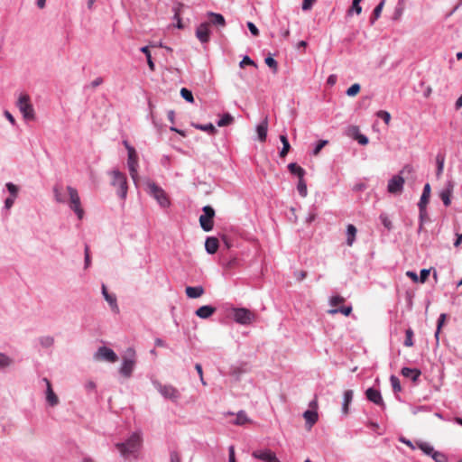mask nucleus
Wrapping results in <instances>:
<instances>
[{
  "label": "nucleus",
  "instance_id": "obj_44",
  "mask_svg": "<svg viewBox=\"0 0 462 462\" xmlns=\"http://www.w3.org/2000/svg\"><path fill=\"white\" fill-rule=\"evenodd\" d=\"M361 87L359 84L355 83L346 90V95L348 97H355L360 92Z\"/></svg>",
  "mask_w": 462,
  "mask_h": 462
},
{
  "label": "nucleus",
  "instance_id": "obj_19",
  "mask_svg": "<svg viewBox=\"0 0 462 462\" xmlns=\"http://www.w3.org/2000/svg\"><path fill=\"white\" fill-rule=\"evenodd\" d=\"M453 187V184L451 182H448L447 187L444 189H442L439 194L440 199L446 207L449 206L451 203L450 198L452 196Z\"/></svg>",
  "mask_w": 462,
  "mask_h": 462
},
{
  "label": "nucleus",
  "instance_id": "obj_62",
  "mask_svg": "<svg viewBox=\"0 0 462 462\" xmlns=\"http://www.w3.org/2000/svg\"><path fill=\"white\" fill-rule=\"evenodd\" d=\"M438 162V169H437V176L439 177L442 174L443 168H444V160L437 158Z\"/></svg>",
  "mask_w": 462,
  "mask_h": 462
},
{
  "label": "nucleus",
  "instance_id": "obj_28",
  "mask_svg": "<svg viewBox=\"0 0 462 462\" xmlns=\"http://www.w3.org/2000/svg\"><path fill=\"white\" fill-rule=\"evenodd\" d=\"M183 7H184V5H183V4H180V3H178V4L173 7L174 19L177 21V24H176V26H177L179 29H182V28H183V24H182L181 18H180V13H181V11H182Z\"/></svg>",
  "mask_w": 462,
  "mask_h": 462
},
{
  "label": "nucleus",
  "instance_id": "obj_45",
  "mask_svg": "<svg viewBox=\"0 0 462 462\" xmlns=\"http://www.w3.org/2000/svg\"><path fill=\"white\" fill-rule=\"evenodd\" d=\"M13 360L6 355L0 353V367L5 368L12 365Z\"/></svg>",
  "mask_w": 462,
  "mask_h": 462
},
{
  "label": "nucleus",
  "instance_id": "obj_36",
  "mask_svg": "<svg viewBox=\"0 0 462 462\" xmlns=\"http://www.w3.org/2000/svg\"><path fill=\"white\" fill-rule=\"evenodd\" d=\"M338 312L342 313L345 316H349L352 312V307L347 306V307H342L339 309H332V310H328V313L330 315H335Z\"/></svg>",
  "mask_w": 462,
  "mask_h": 462
},
{
  "label": "nucleus",
  "instance_id": "obj_4",
  "mask_svg": "<svg viewBox=\"0 0 462 462\" xmlns=\"http://www.w3.org/2000/svg\"><path fill=\"white\" fill-rule=\"evenodd\" d=\"M135 363V351L133 348H128L123 356V364L119 370L120 374L125 378L131 377Z\"/></svg>",
  "mask_w": 462,
  "mask_h": 462
},
{
  "label": "nucleus",
  "instance_id": "obj_25",
  "mask_svg": "<svg viewBox=\"0 0 462 462\" xmlns=\"http://www.w3.org/2000/svg\"><path fill=\"white\" fill-rule=\"evenodd\" d=\"M420 371L418 369H412L409 367H403L402 369V374L404 377L411 378L413 382H416L420 375Z\"/></svg>",
  "mask_w": 462,
  "mask_h": 462
},
{
  "label": "nucleus",
  "instance_id": "obj_59",
  "mask_svg": "<svg viewBox=\"0 0 462 462\" xmlns=\"http://www.w3.org/2000/svg\"><path fill=\"white\" fill-rule=\"evenodd\" d=\"M429 275H430V270L422 269L420 271L419 281L421 283H424L428 280Z\"/></svg>",
  "mask_w": 462,
  "mask_h": 462
},
{
  "label": "nucleus",
  "instance_id": "obj_31",
  "mask_svg": "<svg viewBox=\"0 0 462 462\" xmlns=\"http://www.w3.org/2000/svg\"><path fill=\"white\" fill-rule=\"evenodd\" d=\"M384 4H385V0H381V2L374 9L373 14L370 18L371 24H374V22L380 17L383 8L384 6Z\"/></svg>",
  "mask_w": 462,
  "mask_h": 462
},
{
  "label": "nucleus",
  "instance_id": "obj_24",
  "mask_svg": "<svg viewBox=\"0 0 462 462\" xmlns=\"http://www.w3.org/2000/svg\"><path fill=\"white\" fill-rule=\"evenodd\" d=\"M354 393L352 390H347L344 393V402L342 405V412L345 415L348 414L349 411V404L353 400Z\"/></svg>",
  "mask_w": 462,
  "mask_h": 462
},
{
  "label": "nucleus",
  "instance_id": "obj_41",
  "mask_svg": "<svg viewBox=\"0 0 462 462\" xmlns=\"http://www.w3.org/2000/svg\"><path fill=\"white\" fill-rule=\"evenodd\" d=\"M390 381L394 393H399L402 391L401 383L398 377L392 375L390 377Z\"/></svg>",
  "mask_w": 462,
  "mask_h": 462
},
{
  "label": "nucleus",
  "instance_id": "obj_13",
  "mask_svg": "<svg viewBox=\"0 0 462 462\" xmlns=\"http://www.w3.org/2000/svg\"><path fill=\"white\" fill-rule=\"evenodd\" d=\"M252 456L263 462H280L275 453L270 449L255 450L252 453Z\"/></svg>",
  "mask_w": 462,
  "mask_h": 462
},
{
  "label": "nucleus",
  "instance_id": "obj_3",
  "mask_svg": "<svg viewBox=\"0 0 462 462\" xmlns=\"http://www.w3.org/2000/svg\"><path fill=\"white\" fill-rule=\"evenodd\" d=\"M66 189L69 195V206L70 209L75 212L78 218L81 220L84 217L85 212L81 206L79 192L74 187L71 186H67Z\"/></svg>",
  "mask_w": 462,
  "mask_h": 462
},
{
  "label": "nucleus",
  "instance_id": "obj_9",
  "mask_svg": "<svg viewBox=\"0 0 462 462\" xmlns=\"http://www.w3.org/2000/svg\"><path fill=\"white\" fill-rule=\"evenodd\" d=\"M235 320L242 325L251 324L255 319V315L247 309H236L234 314Z\"/></svg>",
  "mask_w": 462,
  "mask_h": 462
},
{
  "label": "nucleus",
  "instance_id": "obj_49",
  "mask_svg": "<svg viewBox=\"0 0 462 462\" xmlns=\"http://www.w3.org/2000/svg\"><path fill=\"white\" fill-rule=\"evenodd\" d=\"M376 116L383 119V122L386 124V125H389L390 124V121H391V115L389 112L387 111H384V110H380L376 113Z\"/></svg>",
  "mask_w": 462,
  "mask_h": 462
},
{
  "label": "nucleus",
  "instance_id": "obj_63",
  "mask_svg": "<svg viewBox=\"0 0 462 462\" xmlns=\"http://www.w3.org/2000/svg\"><path fill=\"white\" fill-rule=\"evenodd\" d=\"M195 369L197 370L199 375V378H200V381L202 383V384L206 385V382L204 381V378H203V371H202V366L200 364H196L195 365Z\"/></svg>",
  "mask_w": 462,
  "mask_h": 462
},
{
  "label": "nucleus",
  "instance_id": "obj_15",
  "mask_svg": "<svg viewBox=\"0 0 462 462\" xmlns=\"http://www.w3.org/2000/svg\"><path fill=\"white\" fill-rule=\"evenodd\" d=\"M196 36L202 43L208 42L210 36L209 23H200L196 30Z\"/></svg>",
  "mask_w": 462,
  "mask_h": 462
},
{
  "label": "nucleus",
  "instance_id": "obj_30",
  "mask_svg": "<svg viewBox=\"0 0 462 462\" xmlns=\"http://www.w3.org/2000/svg\"><path fill=\"white\" fill-rule=\"evenodd\" d=\"M208 16L210 17V23L212 24L219 26L226 25V21L222 14L210 12L208 13Z\"/></svg>",
  "mask_w": 462,
  "mask_h": 462
},
{
  "label": "nucleus",
  "instance_id": "obj_40",
  "mask_svg": "<svg viewBox=\"0 0 462 462\" xmlns=\"http://www.w3.org/2000/svg\"><path fill=\"white\" fill-rule=\"evenodd\" d=\"M264 62L269 68L273 69V73H276L278 71V63L273 57H266L264 59Z\"/></svg>",
  "mask_w": 462,
  "mask_h": 462
},
{
  "label": "nucleus",
  "instance_id": "obj_12",
  "mask_svg": "<svg viewBox=\"0 0 462 462\" xmlns=\"http://www.w3.org/2000/svg\"><path fill=\"white\" fill-rule=\"evenodd\" d=\"M127 164L132 179L136 181L138 178V157L134 149H129Z\"/></svg>",
  "mask_w": 462,
  "mask_h": 462
},
{
  "label": "nucleus",
  "instance_id": "obj_16",
  "mask_svg": "<svg viewBox=\"0 0 462 462\" xmlns=\"http://www.w3.org/2000/svg\"><path fill=\"white\" fill-rule=\"evenodd\" d=\"M43 382L46 383V401L51 406H56L59 403V398L54 393L51 382L47 378H43Z\"/></svg>",
  "mask_w": 462,
  "mask_h": 462
},
{
  "label": "nucleus",
  "instance_id": "obj_22",
  "mask_svg": "<svg viewBox=\"0 0 462 462\" xmlns=\"http://www.w3.org/2000/svg\"><path fill=\"white\" fill-rule=\"evenodd\" d=\"M185 291H186L187 296L190 299L199 298L205 292L204 288L202 286H196V287L188 286V287H186Z\"/></svg>",
  "mask_w": 462,
  "mask_h": 462
},
{
  "label": "nucleus",
  "instance_id": "obj_1",
  "mask_svg": "<svg viewBox=\"0 0 462 462\" xmlns=\"http://www.w3.org/2000/svg\"><path fill=\"white\" fill-rule=\"evenodd\" d=\"M414 175V168L411 164H406L400 171L399 174L394 175L389 180L387 190L391 194H401L403 189L405 178H412Z\"/></svg>",
  "mask_w": 462,
  "mask_h": 462
},
{
  "label": "nucleus",
  "instance_id": "obj_26",
  "mask_svg": "<svg viewBox=\"0 0 462 462\" xmlns=\"http://www.w3.org/2000/svg\"><path fill=\"white\" fill-rule=\"evenodd\" d=\"M303 417L306 420L309 429H310L318 420V412L316 411H306L303 413Z\"/></svg>",
  "mask_w": 462,
  "mask_h": 462
},
{
  "label": "nucleus",
  "instance_id": "obj_57",
  "mask_svg": "<svg viewBox=\"0 0 462 462\" xmlns=\"http://www.w3.org/2000/svg\"><path fill=\"white\" fill-rule=\"evenodd\" d=\"M328 143V141H325V140H321L318 143L317 146L315 147L314 151H313V154L316 156L318 155L320 151L322 150V148L327 145Z\"/></svg>",
  "mask_w": 462,
  "mask_h": 462
},
{
  "label": "nucleus",
  "instance_id": "obj_23",
  "mask_svg": "<svg viewBox=\"0 0 462 462\" xmlns=\"http://www.w3.org/2000/svg\"><path fill=\"white\" fill-rule=\"evenodd\" d=\"M430 197V185L429 183L425 184L423 188V191L418 204L419 208H427Z\"/></svg>",
  "mask_w": 462,
  "mask_h": 462
},
{
  "label": "nucleus",
  "instance_id": "obj_60",
  "mask_svg": "<svg viewBox=\"0 0 462 462\" xmlns=\"http://www.w3.org/2000/svg\"><path fill=\"white\" fill-rule=\"evenodd\" d=\"M315 2H316V0H303L302 1V10L303 11L310 10Z\"/></svg>",
  "mask_w": 462,
  "mask_h": 462
},
{
  "label": "nucleus",
  "instance_id": "obj_39",
  "mask_svg": "<svg viewBox=\"0 0 462 462\" xmlns=\"http://www.w3.org/2000/svg\"><path fill=\"white\" fill-rule=\"evenodd\" d=\"M418 447L420 450H422L426 455H430L432 457V454L435 452L432 446L428 443L420 442L418 444Z\"/></svg>",
  "mask_w": 462,
  "mask_h": 462
},
{
  "label": "nucleus",
  "instance_id": "obj_21",
  "mask_svg": "<svg viewBox=\"0 0 462 462\" xmlns=\"http://www.w3.org/2000/svg\"><path fill=\"white\" fill-rule=\"evenodd\" d=\"M216 312V308L208 305L199 307L196 310V315L200 319H208Z\"/></svg>",
  "mask_w": 462,
  "mask_h": 462
},
{
  "label": "nucleus",
  "instance_id": "obj_37",
  "mask_svg": "<svg viewBox=\"0 0 462 462\" xmlns=\"http://www.w3.org/2000/svg\"><path fill=\"white\" fill-rule=\"evenodd\" d=\"M141 51L143 53L145 54L146 56V59H147V63H148V66H149V69L152 70V71H154L155 70V65L152 60V56H151V52L149 51V48L147 46H144V47H142L141 48Z\"/></svg>",
  "mask_w": 462,
  "mask_h": 462
},
{
  "label": "nucleus",
  "instance_id": "obj_54",
  "mask_svg": "<svg viewBox=\"0 0 462 462\" xmlns=\"http://www.w3.org/2000/svg\"><path fill=\"white\" fill-rule=\"evenodd\" d=\"M352 12H356V14H360L362 12V7L360 5V3L356 2L353 0L352 6L348 10V14H350Z\"/></svg>",
  "mask_w": 462,
  "mask_h": 462
},
{
  "label": "nucleus",
  "instance_id": "obj_7",
  "mask_svg": "<svg viewBox=\"0 0 462 462\" xmlns=\"http://www.w3.org/2000/svg\"><path fill=\"white\" fill-rule=\"evenodd\" d=\"M17 106L20 112L23 114L24 119L33 120L35 117L34 109L31 104L30 97L27 94L20 96L17 101Z\"/></svg>",
  "mask_w": 462,
  "mask_h": 462
},
{
  "label": "nucleus",
  "instance_id": "obj_43",
  "mask_svg": "<svg viewBox=\"0 0 462 462\" xmlns=\"http://www.w3.org/2000/svg\"><path fill=\"white\" fill-rule=\"evenodd\" d=\"M446 314L442 313L439 318V320H438V326H437V331L435 333V337H436V340L439 341V333H440V329L442 328V326L444 325L445 323V320H446Z\"/></svg>",
  "mask_w": 462,
  "mask_h": 462
},
{
  "label": "nucleus",
  "instance_id": "obj_52",
  "mask_svg": "<svg viewBox=\"0 0 462 462\" xmlns=\"http://www.w3.org/2000/svg\"><path fill=\"white\" fill-rule=\"evenodd\" d=\"M436 462H448V457L445 454L435 451L431 457Z\"/></svg>",
  "mask_w": 462,
  "mask_h": 462
},
{
  "label": "nucleus",
  "instance_id": "obj_61",
  "mask_svg": "<svg viewBox=\"0 0 462 462\" xmlns=\"http://www.w3.org/2000/svg\"><path fill=\"white\" fill-rule=\"evenodd\" d=\"M247 27L249 29V31L251 32V33L254 35V36H258L259 35V30L257 29V27L254 25V23H253L252 22H248L247 23Z\"/></svg>",
  "mask_w": 462,
  "mask_h": 462
},
{
  "label": "nucleus",
  "instance_id": "obj_29",
  "mask_svg": "<svg viewBox=\"0 0 462 462\" xmlns=\"http://www.w3.org/2000/svg\"><path fill=\"white\" fill-rule=\"evenodd\" d=\"M288 169L291 174H295L301 179L305 175V170L295 162H291L288 165Z\"/></svg>",
  "mask_w": 462,
  "mask_h": 462
},
{
  "label": "nucleus",
  "instance_id": "obj_55",
  "mask_svg": "<svg viewBox=\"0 0 462 462\" xmlns=\"http://www.w3.org/2000/svg\"><path fill=\"white\" fill-rule=\"evenodd\" d=\"M380 220H381L382 224L384 226V227H386L387 229L392 228V222L385 214L380 215Z\"/></svg>",
  "mask_w": 462,
  "mask_h": 462
},
{
  "label": "nucleus",
  "instance_id": "obj_5",
  "mask_svg": "<svg viewBox=\"0 0 462 462\" xmlns=\"http://www.w3.org/2000/svg\"><path fill=\"white\" fill-rule=\"evenodd\" d=\"M110 175L112 176L111 184L115 188L118 189V190H117L118 196L123 199H125V197L127 195V189H128L126 176L123 172H121L117 170L112 171Z\"/></svg>",
  "mask_w": 462,
  "mask_h": 462
},
{
  "label": "nucleus",
  "instance_id": "obj_2",
  "mask_svg": "<svg viewBox=\"0 0 462 462\" xmlns=\"http://www.w3.org/2000/svg\"><path fill=\"white\" fill-rule=\"evenodd\" d=\"M142 437L139 433H133L130 438L123 443H117L116 448L124 457L134 454L142 446Z\"/></svg>",
  "mask_w": 462,
  "mask_h": 462
},
{
  "label": "nucleus",
  "instance_id": "obj_51",
  "mask_svg": "<svg viewBox=\"0 0 462 462\" xmlns=\"http://www.w3.org/2000/svg\"><path fill=\"white\" fill-rule=\"evenodd\" d=\"M246 65L254 67L257 66L256 63L249 56H245L239 63L241 69H244Z\"/></svg>",
  "mask_w": 462,
  "mask_h": 462
},
{
  "label": "nucleus",
  "instance_id": "obj_8",
  "mask_svg": "<svg viewBox=\"0 0 462 462\" xmlns=\"http://www.w3.org/2000/svg\"><path fill=\"white\" fill-rule=\"evenodd\" d=\"M215 210L210 206L203 208V214L199 217V224L201 228L206 231H211L214 226Z\"/></svg>",
  "mask_w": 462,
  "mask_h": 462
},
{
  "label": "nucleus",
  "instance_id": "obj_53",
  "mask_svg": "<svg viewBox=\"0 0 462 462\" xmlns=\"http://www.w3.org/2000/svg\"><path fill=\"white\" fill-rule=\"evenodd\" d=\"M54 343V338L52 337L47 336L41 338V344L44 347H50Z\"/></svg>",
  "mask_w": 462,
  "mask_h": 462
},
{
  "label": "nucleus",
  "instance_id": "obj_56",
  "mask_svg": "<svg viewBox=\"0 0 462 462\" xmlns=\"http://www.w3.org/2000/svg\"><path fill=\"white\" fill-rule=\"evenodd\" d=\"M6 188L8 189V191L11 193V195L14 198H16L17 193H18V188L14 184H13L11 182L6 184Z\"/></svg>",
  "mask_w": 462,
  "mask_h": 462
},
{
  "label": "nucleus",
  "instance_id": "obj_34",
  "mask_svg": "<svg viewBox=\"0 0 462 462\" xmlns=\"http://www.w3.org/2000/svg\"><path fill=\"white\" fill-rule=\"evenodd\" d=\"M350 130L355 134V139L357 140L360 144L365 145L368 143V138L365 135L359 134L357 126H353Z\"/></svg>",
  "mask_w": 462,
  "mask_h": 462
},
{
  "label": "nucleus",
  "instance_id": "obj_20",
  "mask_svg": "<svg viewBox=\"0 0 462 462\" xmlns=\"http://www.w3.org/2000/svg\"><path fill=\"white\" fill-rule=\"evenodd\" d=\"M268 131V119L265 117L256 127L258 138L261 142H265Z\"/></svg>",
  "mask_w": 462,
  "mask_h": 462
},
{
  "label": "nucleus",
  "instance_id": "obj_32",
  "mask_svg": "<svg viewBox=\"0 0 462 462\" xmlns=\"http://www.w3.org/2000/svg\"><path fill=\"white\" fill-rule=\"evenodd\" d=\"M280 140L282 143V149L280 152V157L284 158L288 154V152L291 149V145H290L288 138L285 134L280 135Z\"/></svg>",
  "mask_w": 462,
  "mask_h": 462
},
{
  "label": "nucleus",
  "instance_id": "obj_48",
  "mask_svg": "<svg viewBox=\"0 0 462 462\" xmlns=\"http://www.w3.org/2000/svg\"><path fill=\"white\" fill-rule=\"evenodd\" d=\"M180 95L188 102L192 103L194 101L193 95H192L191 91L185 88H182L180 89Z\"/></svg>",
  "mask_w": 462,
  "mask_h": 462
},
{
  "label": "nucleus",
  "instance_id": "obj_33",
  "mask_svg": "<svg viewBox=\"0 0 462 462\" xmlns=\"http://www.w3.org/2000/svg\"><path fill=\"white\" fill-rule=\"evenodd\" d=\"M191 125L193 127H195L196 129H199V130H201L204 132H208L210 134H215L217 133L216 127L211 123L208 124V125H200V124L193 123Z\"/></svg>",
  "mask_w": 462,
  "mask_h": 462
},
{
  "label": "nucleus",
  "instance_id": "obj_18",
  "mask_svg": "<svg viewBox=\"0 0 462 462\" xmlns=\"http://www.w3.org/2000/svg\"><path fill=\"white\" fill-rule=\"evenodd\" d=\"M218 247H219V241L217 237L209 236L206 239L205 249L208 254H215L217 251Z\"/></svg>",
  "mask_w": 462,
  "mask_h": 462
},
{
  "label": "nucleus",
  "instance_id": "obj_10",
  "mask_svg": "<svg viewBox=\"0 0 462 462\" xmlns=\"http://www.w3.org/2000/svg\"><path fill=\"white\" fill-rule=\"evenodd\" d=\"M94 358L97 361H107L116 363L118 360L117 355L106 346H100L94 355Z\"/></svg>",
  "mask_w": 462,
  "mask_h": 462
},
{
  "label": "nucleus",
  "instance_id": "obj_27",
  "mask_svg": "<svg viewBox=\"0 0 462 462\" xmlns=\"http://www.w3.org/2000/svg\"><path fill=\"white\" fill-rule=\"evenodd\" d=\"M356 228L354 225L349 224L346 227V244L348 246H351L355 241L356 236Z\"/></svg>",
  "mask_w": 462,
  "mask_h": 462
},
{
  "label": "nucleus",
  "instance_id": "obj_46",
  "mask_svg": "<svg viewBox=\"0 0 462 462\" xmlns=\"http://www.w3.org/2000/svg\"><path fill=\"white\" fill-rule=\"evenodd\" d=\"M53 194H54V199L57 202L59 203H64L65 202V199L62 196V193H61V189L59 187V186H55L53 188Z\"/></svg>",
  "mask_w": 462,
  "mask_h": 462
},
{
  "label": "nucleus",
  "instance_id": "obj_38",
  "mask_svg": "<svg viewBox=\"0 0 462 462\" xmlns=\"http://www.w3.org/2000/svg\"><path fill=\"white\" fill-rule=\"evenodd\" d=\"M249 421H250V420L246 416L245 412L241 411L236 414V420L234 421V423L236 425H245V423H247Z\"/></svg>",
  "mask_w": 462,
  "mask_h": 462
},
{
  "label": "nucleus",
  "instance_id": "obj_47",
  "mask_svg": "<svg viewBox=\"0 0 462 462\" xmlns=\"http://www.w3.org/2000/svg\"><path fill=\"white\" fill-rule=\"evenodd\" d=\"M405 341H404V345L406 346H413V331L411 329V328H408L405 332Z\"/></svg>",
  "mask_w": 462,
  "mask_h": 462
},
{
  "label": "nucleus",
  "instance_id": "obj_50",
  "mask_svg": "<svg viewBox=\"0 0 462 462\" xmlns=\"http://www.w3.org/2000/svg\"><path fill=\"white\" fill-rule=\"evenodd\" d=\"M345 298L339 295L332 296L329 300V303L332 307H337V305L344 303Z\"/></svg>",
  "mask_w": 462,
  "mask_h": 462
},
{
  "label": "nucleus",
  "instance_id": "obj_11",
  "mask_svg": "<svg viewBox=\"0 0 462 462\" xmlns=\"http://www.w3.org/2000/svg\"><path fill=\"white\" fill-rule=\"evenodd\" d=\"M157 389L164 398L173 402H177L180 397L179 390L171 384H159Z\"/></svg>",
  "mask_w": 462,
  "mask_h": 462
},
{
  "label": "nucleus",
  "instance_id": "obj_58",
  "mask_svg": "<svg viewBox=\"0 0 462 462\" xmlns=\"http://www.w3.org/2000/svg\"><path fill=\"white\" fill-rule=\"evenodd\" d=\"M90 264V249L88 245H85V267L88 268Z\"/></svg>",
  "mask_w": 462,
  "mask_h": 462
},
{
  "label": "nucleus",
  "instance_id": "obj_17",
  "mask_svg": "<svg viewBox=\"0 0 462 462\" xmlns=\"http://www.w3.org/2000/svg\"><path fill=\"white\" fill-rule=\"evenodd\" d=\"M102 294H103L105 300L110 305L112 310L115 311V312H118L119 311V308H118V305H117V302H116V297L114 294L108 293L107 289H106L105 284L102 285Z\"/></svg>",
  "mask_w": 462,
  "mask_h": 462
},
{
  "label": "nucleus",
  "instance_id": "obj_6",
  "mask_svg": "<svg viewBox=\"0 0 462 462\" xmlns=\"http://www.w3.org/2000/svg\"><path fill=\"white\" fill-rule=\"evenodd\" d=\"M147 187L149 194L157 200L161 207L168 208L171 205L169 197L161 187L154 182H149Z\"/></svg>",
  "mask_w": 462,
  "mask_h": 462
},
{
  "label": "nucleus",
  "instance_id": "obj_42",
  "mask_svg": "<svg viewBox=\"0 0 462 462\" xmlns=\"http://www.w3.org/2000/svg\"><path fill=\"white\" fill-rule=\"evenodd\" d=\"M297 189L301 197L304 198L307 196V194H308L307 185H306L303 178L299 179V183H298Z\"/></svg>",
  "mask_w": 462,
  "mask_h": 462
},
{
  "label": "nucleus",
  "instance_id": "obj_64",
  "mask_svg": "<svg viewBox=\"0 0 462 462\" xmlns=\"http://www.w3.org/2000/svg\"><path fill=\"white\" fill-rule=\"evenodd\" d=\"M171 462H181L180 455L177 451L171 452Z\"/></svg>",
  "mask_w": 462,
  "mask_h": 462
},
{
  "label": "nucleus",
  "instance_id": "obj_35",
  "mask_svg": "<svg viewBox=\"0 0 462 462\" xmlns=\"http://www.w3.org/2000/svg\"><path fill=\"white\" fill-rule=\"evenodd\" d=\"M234 117L230 114H225L217 122L219 127H224L232 125Z\"/></svg>",
  "mask_w": 462,
  "mask_h": 462
},
{
  "label": "nucleus",
  "instance_id": "obj_14",
  "mask_svg": "<svg viewBox=\"0 0 462 462\" xmlns=\"http://www.w3.org/2000/svg\"><path fill=\"white\" fill-rule=\"evenodd\" d=\"M365 396L368 401L374 402V404L380 406L382 409L385 408V403L383 400L381 393L374 388H368L365 391Z\"/></svg>",
  "mask_w": 462,
  "mask_h": 462
}]
</instances>
